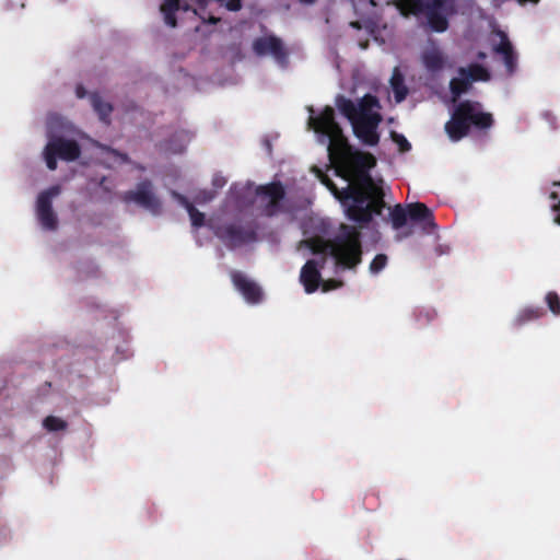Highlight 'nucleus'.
Listing matches in <instances>:
<instances>
[{"label":"nucleus","mask_w":560,"mask_h":560,"mask_svg":"<svg viewBox=\"0 0 560 560\" xmlns=\"http://www.w3.org/2000/svg\"><path fill=\"white\" fill-rule=\"evenodd\" d=\"M121 200L126 203L135 202L153 214H159L162 209L161 201L154 195L152 183L149 179L138 183L136 189L125 191Z\"/></svg>","instance_id":"8"},{"label":"nucleus","mask_w":560,"mask_h":560,"mask_svg":"<svg viewBox=\"0 0 560 560\" xmlns=\"http://www.w3.org/2000/svg\"><path fill=\"white\" fill-rule=\"evenodd\" d=\"M304 243L315 255L329 250L336 264L346 269L357 267L362 260L361 233L352 225L341 224L339 233L330 241L312 237Z\"/></svg>","instance_id":"3"},{"label":"nucleus","mask_w":560,"mask_h":560,"mask_svg":"<svg viewBox=\"0 0 560 560\" xmlns=\"http://www.w3.org/2000/svg\"><path fill=\"white\" fill-rule=\"evenodd\" d=\"M80 154L81 149L78 142L62 137L50 140L44 151L46 165L50 171L57 168V158L65 161H75Z\"/></svg>","instance_id":"6"},{"label":"nucleus","mask_w":560,"mask_h":560,"mask_svg":"<svg viewBox=\"0 0 560 560\" xmlns=\"http://www.w3.org/2000/svg\"><path fill=\"white\" fill-rule=\"evenodd\" d=\"M500 43L493 46V51L502 56L506 72L512 75L517 67V56L508 35L503 31H498Z\"/></svg>","instance_id":"14"},{"label":"nucleus","mask_w":560,"mask_h":560,"mask_svg":"<svg viewBox=\"0 0 560 560\" xmlns=\"http://www.w3.org/2000/svg\"><path fill=\"white\" fill-rule=\"evenodd\" d=\"M455 12L453 0L427 1V22L431 31L443 33L448 28V15Z\"/></svg>","instance_id":"9"},{"label":"nucleus","mask_w":560,"mask_h":560,"mask_svg":"<svg viewBox=\"0 0 560 560\" xmlns=\"http://www.w3.org/2000/svg\"><path fill=\"white\" fill-rule=\"evenodd\" d=\"M342 284L341 281H337V280H327L323 283V291L324 292H327V291H330V290H334V289H337L339 288L340 285Z\"/></svg>","instance_id":"30"},{"label":"nucleus","mask_w":560,"mask_h":560,"mask_svg":"<svg viewBox=\"0 0 560 560\" xmlns=\"http://www.w3.org/2000/svg\"><path fill=\"white\" fill-rule=\"evenodd\" d=\"M472 83L469 81V79L466 75H459L456 78H453L450 81V92L452 95V101L455 103L457 102L460 96L465 93H467Z\"/></svg>","instance_id":"19"},{"label":"nucleus","mask_w":560,"mask_h":560,"mask_svg":"<svg viewBox=\"0 0 560 560\" xmlns=\"http://www.w3.org/2000/svg\"><path fill=\"white\" fill-rule=\"evenodd\" d=\"M61 187L54 185L39 192L36 200V217L44 230L55 231L58 228V218L52 209V199L59 196Z\"/></svg>","instance_id":"7"},{"label":"nucleus","mask_w":560,"mask_h":560,"mask_svg":"<svg viewBox=\"0 0 560 560\" xmlns=\"http://www.w3.org/2000/svg\"><path fill=\"white\" fill-rule=\"evenodd\" d=\"M390 85L394 91L396 102H402L408 94V90L404 83V77L397 68L394 70V73L390 78Z\"/></svg>","instance_id":"21"},{"label":"nucleus","mask_w":560,"mask_h":560,"mask_svg":"<svg viewBox=\"0 0 560 560\" xmlns=\"http://www.w3.org/2000/svg\"><path fill=\"white\" fill-rule=\"evenodd\" d=\"M299 1L302 3H305V4H313L316 0H299Z\"/></svg>","instance_id":"34"},{"label":"nucleus","mask_w":560,"mask_h":560,"mask_svg":"<svg viewBox=\"0 0 560 560\" xmlns=\"http://www.w3.org/2000/svg\"><path fill=\"white\" fill-rule=\"evenodd\" d=\"M409 220L421 225L425 233H432L436 224L433 212L422 202L407 205Z\"/></svg>","instance_id":"13"},{"label":"nucleus","mask_w":560,"mask_h":560,"mask_svg":"<svg viewBox=\"0 0 560 560\" xmlns=\"http://www.w3.org/2000/svg\"><path fill=\"white\" fill-rule=\"evenodd\" d=\"M545 301L553 315H560V296L557 292H548L546 294Z\"/></svg>","instance_id":"26"},{"label":"nucleus","mask_w":560,"mask_h":560,"mask_svg":"<svg viewBox=\"0 0 560 560\" xmlns=\"http://www.w3.org/2000/svg\"><path fill=\"white\" fill-rule=\"evenodd\" d=\"M225 184V180L222 178H214L213 179V186L215 187H222Z\"/></svg>","instance_id":"33"},{"label":"nucleus","mask_w":560,"mask_h":560,"mask_svg":"<svg viewBox=\"0 0 560 560\" xmlns=\"http://www.w3.org/2000/svg\"><path fill=\"white\" fill-rule=\"evenodd\" d=\"M478 58H479V59H483V58H486V54H485V52H482V51L478 52Z\"/></svg>","instance_id":"36"},{"label":"nucleus","mask_w":560,"mask_h":560,"mask_svg":"<svg viewBox=\"0 0 560 560\" xmlns=\"http://www.w3.org/2000/svg\"><path fill=\"white\" fill-rule=\"evenodd\" d=\"M300 281L308 294L314 293L318 289L322 276L316 260L310 259L305 262L301 269Z\"/></svg>","instance_id":"15"},{"label":"nucleus","mask_w":560,"mask_h":560,"mask_svg":"<svg viewBox=\"0 0 560 560\" xmlns=\"http://www.w3.org/2000/svg\"><path fill=\"white\" fill-rule=\"evenodd\" d=\"M217 235L231 248L254 242L257 237L256 230L253 226H244L236 223L219 228Z\"/></svg>","instance_id":"10"},{"label":"nucleus","mask_w":560,"mask_h":560,"mask_svg":"<svg viewBox=\"0 0 560 560\" xmlns=\"http://www.w3.org/2000/svg\"><path fill=\"white\" fill-rule=\"evenodd\" d=\"M253 50L257 56L270 55L282 67L288 63V51L283 46L282 40L275 36H261L253 42Z\"/></svg>","instance_id":"11"},{"label":"nucleus","mask_w":560,"mask_h":560,"mask_svg":"<svg viewBox=\"0 0 560 560\" xmlns=\"http://www.w3.org/2000/svg\"><path fill=\"white\" fill-rule=\"evenodd\" d=\"M550 198L553 200H558V194L556 191L551 192Z\"/></svg>","instance_id":"35"},{"label":"nucleus","mask_w":560,"mask_h":560,"mask_svg":"<svg viewBox=\"0 0 560 560\" xmlns=\"http://www.w3.org/2000/svg\"><path fill=\"white\" fill-rule=\"evenodd\" d=\"M424 68L430 72L441 71L446 62L445 56L438 47L425 49L421 55Z\"/></svg>","instance_id":"16"},{"label":"nucleus","mask_w":560,"mask_h":560,"mask_svg":"<svg viewBox=\"0 0 560 560\" xmlns=\"http://www.w3.org/2000/svg\"><path fill=\"white\" fill-rule=\"evenodd\" d=\"M324 262H325V258H322V265H320V267H323Z\"/></svg>","instance_id":"38"},{"label":"nucleus","mask_w":560,"mask_h":560,"mask_svg":"<svg viewBox=\"0 0 560 560\" xmlns=\"http://www.w3.org/2000/svg\"><path fill=\"white\" fill-rule=\"evenodd\" d=\"M175 138H178L180 141H183L178 145H173L172 141H168L166 149L172 151L173 153H182L185 150L186 142L189 140V136L185 131H179L174 135Z\"/></svg>","instance_id":"27"},{"label":"nucleus","mask_w":560,"mask_h":560,"mask_svg":"<svg viewBox=\"0 0 560 560\" xmlns=\"http://www.w3.org/2000/svg\"><path fill=\"white\" fill-rule=\"evenodd\" d=\"M75 92H77V96H78L79 98L84 97V96H85V93H86V92H85V90H84V88H83L82 85H78V86H77Z\"/></svg>","instance_id":"32"},{"label":"nucleus","mask_w":560,"mask_h":560,"mask_svg":"<svg viewBox=\"0 0 560 560\" xmlns=\"http://www.w3.org/2000/svg\"><path fill=\"white\" fill-rule=\"evenodd\" d=\"M493 116L482 110L479 102L465 100L453 109L451 119L445 124V132L448 138L457 142L469 135L474 127L478 130H487L493 126Z\"/></svg>","instance_id":"4"},{"label":"nucleus","mask_w":560,"mask_h":560,"mask_svg":"<svg viewBox=\"0 0 560 560\" xmlns=\"http://www.w3.org/2000/svg\"><path fill=\"white\" fill-rule=\"evenodd\" d=\"M179 202L186 208L192 226L200 228L205 224V214L196 209L187 198L179 196Z\"/></svg>","instance_id":"23"},{"label":"nucleus","mask_w":560,"mask_h":560,"mask_svg":"<svg viewBox=\"0 0 560 560\" xmlns=\"http://www.w3.org/2000/svg\"><path fill=\"white\" fill-rule=\"evenodd\" d=\"M552 210L556 213L555 222L560 224V199L552 205Z\"/></svg>","instance_id":"31"},{"label":"nucleus","mask_w":560,"mask_h":560,"mask_svg":"<svg viewBox=\"0 0 560 560\" xmlns=\"http://www.w3.org/2000/svg\"><path fill=\"white\" fill-rule=\"evenodd\" d=\"M387 256L377 254L370 264V271L374 275L381 272L387 265Z\"/></svg>","instance_id":"28"},{"label":"nucleus","mask_w":560,"mask_h":560,"mask_svg":"<svg viewBox=\"0 0 560 560\" xmlns=\"http://www.w3.org/2000/svg\"><path fill=\"white\" fill-rule=\"evenodd\" d=\"M43 425L47 431L55 432V431L66 430L68 427V423L58 417L48 416L44 419Z\"/></svg>","instance_id":"25"},{"label":"nucleus","mask_w":560,"mask_h":560,"mask_svg":"<svg viewBox=\"0 0 560 560\" xmlns=\"http://www.w3.org/2000/svg\"><path fill=\"white\" fill-rule=\"evenodd\" d=\"M256 197L261 213L271 218L282 212L285 189L280 182H272L258 186L256 188Z\"/></svg>","instance_id":"5"},{"label":"nucleus","mask_w":560,"mask_h":560,"mask_svg":"<svg viewBox=\"0 0 560 560\" xmlns=\"http://www.w3.org/2000/svg\"><path fill=\"white\" fill-rule=\"evenodd\" d=\"M553 186H558V187H560V182H555V183H553Z\"/></svg>","instance_id":"37"},{"label":"nucleus","mask_w":560,"mask_h":560,"mask_svg":"<svg viewBox=\"0 0 560 560\" xmlns=\"http://www.w3.org/2000/svg\"><path fill=\"white\" fill-rule=\"evenodd\" d=\"M404 16L424 14L427 16V1L424 0H393Z\"/></svg>","instance_id":"17"},{"label":"nucleus","mask_w":560,"mask_h":560,"mask_svg":"<svg viewBox=\"0 0 560 560\" xmlns=\"http://www.w3.org/2000/svg\"><path fill=\"white\" fill-rule=\"evenodd\" d=\"M408 219L409 215L407 207L404 208L401 205L398 203L390 210L392 225L395 230H400L401 228H404Z\"/></svg>","instance_id":"24"},{"label":"nucleus","mask_w":560,"mask_h":560,"mask_svg":"<svg viewBox=\"0 0 560 560\" xmlns=\"http://www.w3.org/2000/svg\"><path fill=\"white\" fill-rule=\"evenodd\" d=\"M545 314V311L539 306H528L522 310L517 317L515 318V324L517 326H522L526 324L527 322L538 319L542 317Z\"/></svg>","instance_id":"22"},{"label":"nucleus","mask_w":560,"mask_h":560,"mask_svg":"<svg viewBox=\"0 0 560 560\" xmlns=\"http://www.w3.org/2000/svg\"><path fill=\"white\" fill-rule=\"evenodd\" d=\"M457 73L459 75H466L471 83L478 81L487 82L491 78L489 70L480 63H470L468 67H459Z\"/></svg>","instance_id":"18"},{"label":"nucleus","mask_w":560,"mask_h":560,"mask_svg":"<svg viewBox=\"0 0 560 560\" xmlns=\"http://www.w3.org/2000/svg\"><path fill=\"white\" fill-rule=\"evenodd\" d=\"M232 282L235 289L243 295L249 304H258L262 301L264 293L261 288L253 280L248 279L241 271L231 273Z\"/></svg>","instance_id":"12"},{"label":"nucleus","mask_w":560,"mask_h":560,"mask_svg":"<svg viewBox=\"0 0 560 560\" xmlns=\"http://www.w3.org/2000/svg\"><path fill=\"white\" fill-rule=\"evenodd\" d=\"M310 122L316 132L328 137L330 160L340 166L346 179H351L341 190L327 175L322 174V183L340 200L349 220L360 225L369 224L374 215L382 214L386 206L382 186L370 174L376 159L349 143L335 120L332 107L326 106L317 117H311Z\"/></svg>","instance_id":"1"},{"label":"nucleus","mask_w":560,"mask_h":560,"mask_svg":"<svg viewBox=\"0 0 560 560\" xmlns=\"http://www.w3.org/2000/svg\"><path fill=\"white\" fill-rule=\"evenodd\" d=\"M392 138L398 144L400 152H408L411 149V144L406 139L405 136L393 131L392 132Z\"/></svg>","instance_id":"29"},{"label":"nucleus","mask_w":560,"mask_h":560,"mask_svg":"<svg viewBox=\"0 0 560 560\" xmlns=\"http://www.w3.org/2000/svg\"><path fill=\"white\" fill-rule=\"evenodd\" d=\"M335 104L352 125L353 132L364 144L374 147L380 141L377 132L382 121V115L377 112L381 108L378 98L372 94H365L358 104L345 95H337Z\"/></svg>","instance_id":"2"},{"label":"nucleus","mask_w":560,"mask_h":560,"mask_svg":"<svg viewBox=\"0 0 560 560\" xmlns=\"http://www.w3.org/2000/svg\"><path fill=\"white\" fill-rule=\"evenodd\" d=\"M91 104L93 109L97 113L100 119L105 124H109V116L113 112L112 104L105 102L97 93H93L91 95Z\"/></svg>","instance_id":"20"}]
</instances>
